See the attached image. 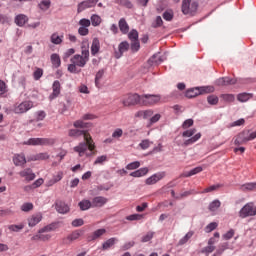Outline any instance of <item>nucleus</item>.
<instances>
[{"mask_svg":"<svg viewBox=\"0 0 256 256\" xmlns=\"http://www.w3.org/2000/svg\"><path fill=\"white\" fill-rule=\"evenodd\" d=\"M42 220L43 214L41 212H38L28 218V225L29 227H35V225H39V223H41Z\"/></svg>","mask_w":256,"mask_h":256,"instance_id":"nucleus-14","label":"nucleus"},{"mask_svg":"<svg viewBox=\"0 0 256 256\" xmlns=\"http://www.w3.org/2000/svg\"><path fill=\"white\" fill-rule=\"evenodd\" d=\"M23 145L51 146V145H55V139L54 138H29L27 141L23 142Z\"/></svg>","mask_w":256,"mask_h":256,"instance_id":"nucleus-7","label":"nucleus"},{"mask_svg":"<svg viewBox=\"0 0 256 256\" xmlns=\"http://www.w3.org/2000/svg\"><path fill=\"white\" fill-rule=\"evenodd\" d=\"M129 42L124 41L121 42L118 46V52H116L115 57L116 59H121V57H123V54L127 51H129Z\"/></svg>","mask_w":256,"mask_h":256,"instance_id":"nucleus-16","label":"nucleus"},{"mask_svg":"<svg viewBox=\"0 0 256 256\" xmlns=\"http://www.w3.org/2000/svg\"><path fill=\"white\" fill-rule=\"evenodd\" d=\"M107 198L102 197V196H97L92 199V208L95 207H103L107 203Z\"/></svg>","mask_w":256,"mask_h":256,"instance_id":"nucleus-19","label":"nucleus"},{"mask_svg":"<svg viewBox=\"0 0 256 256\" xmlns=\"http://www.w3.org/2000/svg\"><path fill=\"white\" fill-rule=\"evenodd\" d=\"M78 33H79V35H81L82 37H85V36L89 35V28L80 26L79 29H78Z\"/></svg>","mask_w":256,"mask_h":256,"instance_id":"nucleus-60","label":"nucleus"},{"mask_svg":"<svg viewBox=\"0 0 256 256\" xmlns=\"http://www.w3.org/2000/svg\"><path fill=\"white\" fill-rule=\"evenodd\" d=\"M78 205H79L81 211H87L88 209H91V207H93V202H91L89 200H82L79 202Z\"/></svg>","mask_w":256,"mask_h":256,"instance_id":"nucleus-33","label":"nucleus"},{"mask_svg":"<svg viewBox=\"0 0 256 256\" xmlns=\"http://www.w3.org/2000/svg\"><path fill=\"white\" fill-rule=\"evenodd\" d=\"M56 210L62 214L69 213V206L65 202L60 201L56 203Z\"/></svg>","mask_w":256,"mask_h":256,"instance_id":"nucleus-27","label":"nucleus"},{"mask_svg":"<svg viewBox=\"0 0 256 256\" xmlns=\"http://www.w3.org/2000/svg\"><path fill=\"white\" fill-rule=\"evenodd\" d=\"M23 227H24L23 224H20V225L12 224L8 226V229L9 231H13L14 233H19V231H21Z\"/></svg>","mask_w":256,"mask_h":256,"instance_id":"nucleus-50","label":"nucleus"},{"mask_svg":"<svg viewBox=\"0 0 256 256\" xmlns=\"http://www.w3.org/2000/svg\"><path fill=\"white\" fill-rule=\"evenodd\" d=\"M69 137H81L83 135L85 142H81L78 146L74 147V151L79 154V157H90V155H95V142H93V138H91V134H89L85 130L79 129H71L68 132Z\"/></svg>","mask_w":256,"mask_h":256,"instance_id":"nucleus-1","label":"nucleus"},{"mask_svg":"<svg viewBox=\"0 0 256 256\" xmlns=\"http://www.w3.org/2000/svg\"><path fill=\"white\" fill-rule=\"evenodd\" d=\"M253 97V94L251 93H240L237 96V100L240 101V103H247L249 99Z\"/></svg>","mask_w":256,"mask_h":256,"instance_id":"nucleus-35","label":"nucleus"},{"mask_svg":"<svg viewBox=\"0 0 256 256\" xmlns=\"http://www.w3.org/2000/svg\"><path fill=\"white\" fill-rule=\"evenodd\" d=\"M33 107V101L26 100L21 103L14 104L12 111L16 115H23V113H27V111H30V109H33Z\"/></svg>","mask_w":256,"mask_h":256,"instance_id":"nucleus-8","label":"nucleus"},{"mask_svg":"<svg viewBox=\"0 0 256 256\" xmlns=\"http://www.w3.org/2000/svg\"><path fill=\"white\" fill-rule=\"evenodd\" d=\"M118 27L123 35H127V33H129V23H127V20H125V18H121L119 20Z\"/></svg>","mask_w":256,"mask_h":256,"instance_id":"nucleus-20","label":"nucleus"},{"mask_svg":"<svg viewBox=\"0 0 256 256\" xmlns=\"http://www.w3.org/2000/svg\"><path fill=\"white\" fill-rule=\"evenodd\" d=\"M33 203L31 202H26L21 206V211L24 213H29V211H33Z\"/></svg>","mask_w":256,"mask_h":256,"instance_id":"nucleus-44","label":"nucleus"},{"mask_svg":"<svg viewBox=\"0 0 256 256\" xmlns=\"http://www.w3.org/2000/svg\"><path fill=\"white\" fill-rule=\"evenodd\" d=\"M103 75H105V70H99L96 73V76H95V85H96V87H99L101 79H103Z\"/></svg>","mask_w":256,"mask_h":256,"instance_id":"nucleus-41","label":"nucleus"},{"mask_svg":"<svg viewBox=\"0 0 256 256\" xmlns=\"http://www.w3.org/2000/svg\"><path fill=\"white\" fill-rule=\"evenodd\" d=\"M99 3V0H86L78 4V13H82L85 9H91Z\"/></svg>","mask_w":256,"mask_h":256,"instance_id":"nucleus-12","label":"nucleus"},{"mask_svg":"<svg viewBox=\"0 0 256 256\" xmlns=\"http://www.w3.org/2000/svg\"><path fill=\"white\" fill-rule=\"evenodd\" d=\"M201 171H203V167L198 166V167L190 170L189 172H184L182 174V177H193V175H197V173H201Z\"/></svg>","mask_w":256,"mask_h":256,"instance_id":"nucleus-34","label":"nucleus"},{"mask_svg":"<svg viewBox=\"0 0 256 256\" xmlns=\"http://www.w3.org/2000/svg\"><path fill=\"white\" fill-rule=\"evenodd\" d=\"M101 49V43L98 38H94L91 45V55H97Z\"/></svg>","mask_w":256,"mask_h":256,"instance_id":"nucleus-24","label":"nucleus"},{"mask_svg":"<svg viewBox=\"0 0 256 256\" xmlns=\"http://www.w3.org/2000/svg\"><path fill=\"white\" fill-rule=\"evenodd\" d=\"M234 236H235V230L230 229L228 232H226L223 235V239H225L226 241H229V239H233Z\"/></svg>","mask_w":256,"mask_h":256,"instance_id":"nucleus-57","label":"nucleus"},{"mask_svg":"<svg viewBox=\"0 0 256 256\" xmlns=\"http://www.w3.org/2000/svg\"><path fill=\"white\" fill-rule=\"evenodd\" d=\"M107 233V230L105 228L98 229L93 232V234L88 238L89 241H95L96 239H99V237H103Z\"/></svg>","mask_w":256,"mask_h":256,"instance_id":"nucleus-25","label":"nucleus"},{"mask_svg":"<svg viewBox=\"0 0 256 256\" xmlns=\"http://www.w3.org/2000/svg\"><path fill=\"white\" fill-rule=\"evenodd\" d=\"M163 19H165V21H172L173 20V12H171V11L164 12Z\"/></svg>","mask_w":256,"mask_h":256,"instance_id":"nucleus-63","label":"nucleus"},{"mask_svg":"<svg viewBox=\"0 0 256 256\" xmlns=\"http://www.w3.org/2000/svg\"><path fill=\"white\" fill-rule=\"evenodd\" d=\"M155 235V232H147L146 235H144L141 239L142 243H149V241H151V239H153Z\"/></svg>","mask_w":256,"mask_h":256,"instance_id":"nucleus-48","label":"nucleus"},{"mask_svg":"<svg viewBox=\"0 0 256 256\" xmlns=\"http://www.w3.org/2000/svg\"><path fill=\"white\" fill-rule=\"evenodd\" d=\"M82 225H85V221L81 218L72 221V227H82Z\"/></svg>","mask_w":256,"mask_h":256,"instance_id":"nucleus-62","label":"nucleus"},{"mask_svg":"<svg viewBox=\"0 0 256 256\" xmlns=\"http://www.w3.org/2000/svg\"><path fill=\"white\" fill-rule=\"evenodd\" d=\"M217 227H219V224L217 222H212L205 227L204 231L205 233H211L212 231H215Z\"/></svg>","mask_w":256,"mask_h":256,"instance_id":"nucleus-42","label":"nucleus"},{"mask_svg":"<svg viewBox=\"0 0 256 256\" xmlns=\"http://www.w3.org/2000/svg\"><path fill=\"white\" fill-rule=\"evenodd\" d=\"M189 127H193V119H187L182 124V128L184 129H189Z\"/></svg>","mask_w":256,"mask_h":256,"instance_id":"nucleus-64","label":"nucleus"},{"mask_svg":"<svg viewBox=\"0 0 256 256\" xmlns=\"http://www.w3.org/2000/svg\"><path fill=\"white\" fill-rule=\"evenodd\" d=\"M38 7L41 9V11H47L49 7H51V0H41Z\"/></svg>","mask_w":256,"mask_h":256,"instance_id":"nucleus-37","label":"nucleus"},{"mask_svg":"<svg viewBox=\"0 0 256 256\" xmlns=\"http://www.w3.org/2000/svg\"><path fill=\"white\" fill-rule=\"evenodd\" d=\"M255 189H256V182L246 183L241 186L242 191H255Z\"/></svg>","mask_w":256,"mask_h":256,"instance_id":"nucleus-38","label":"nucleus"},{"mask_svg":"<svg viewBox=\"0 0 256 256\" xmlns=\"http://www.w3.org/2000/svg\"><path fill=\"white\" fill-rule=\"evenodd\" d=\"M107 161V157L105 155L99 156L96 158L94 165H103Z\"/></svg>","mask_w":256,"mask_h":256,"instance_id":"nucleus-61","label":"nucleus"},{"mask_svg":"<svg viewBox=\"0 0 256 256\" xmlns=\"http://www.w3.org/2000/svg\"><path fill=\"white\" fill-rule=\"evenodd\" d=\"M196 133H197V130L195 128L189 129L182 133V137H193V135H195Z\"/></svg>","mask_w":256,"mask_h":256,"instance_id":"nucleus-58","label":"nucleus"},{"mask_svg":"<svg viewBox=\"0 0 256 256\" xmlns=\"http://www.w3.org/2000/svg\"><path fill=\"white\" fill-rule=\"evenodd\" d=\"M207 101L209 105H217V103H219V97L216 95H210L207 97Z\"/></svg>","mask_w":256,"mask_h":256,"instance_id":"nucleus-51","label":"nucleus"},{"mask_svg":"<svg viewBox=\"0 0 256 256\" xmlns=\"http://www.w3.org/2000/svg\"><path fill=\"white\" fill-rule=\"evenodd\" d=\"M50 61L54 69H59V67H61V57L59 56V54L57 53L52 54L50 56Z\"/></svg>","mask_w":256,"mask_h":256,"instance_id":"nucleus-22","label":"nucleus"},{"mask_svg":"<svg viewBox=\"0 0 256 256\" xmlns=\"http://www.w3.org/2000/svg\"><path fill=\"white\" fill-rule=\"evenodd\" d=\"M153 110H140L135 113V117L142 118V119H149V117H153Z\"/></svg>","mask_w":256,"mask_h":256,"instance_id":"nucleus-21","label":"nucleus"},{"mask_svg":"<svg viewBox=\"0 0 256 256\" xmlns=\"http://www.w3.org/2000/svg\"><path fill=\"white\" fill-rule=\"evenodd\" d=\"M81 53L82 55L76 54L70 59L71 63H74L77 67H85L89 61V48L82 46Z\"/></svg>","mask_w":256,"mask_h":256,"instance_id":"nucleus-2","label":"nucleus"},{"mask_svg":"<svg viewBox=\"0 0 256 256\" xmlns=\"http://www.w3.org/2000/svg\"><path fill=\"white\" fill-rule=\"evenodd\" d=\"M61 95V82L59 80H56L52 84V93L49 95L48 99L49 101H53L57 99Z\"/></svg>","mask_w":256,"mask_h":256,"instance_id":"nucleus-11","label":"nucleus"},{"mask_svg":"<svg viewBox=\"0 0 256 256\" xmlns=\"http://www.w3.org/2000/svg\"><path fill=\"white\" fill-rule=\"evenodd\" d=\"M193 193L197 194L199 192H194L193 190L185 191V192L181 193L179 196H176V199H183L184 197H189V195H193Z\"/></svg>","mask_w":256,"mask_h":256,"instance_id":"nucleus-59","label":"nucleus"},{"mask_svg":"<svg viewBox=\"0 0 256 256\" xmlns=\"http://www.w3.org/2000/svg\"><path fill=\"white\" fill-rule=\"evenodd\" d=\"M128 38L130 41H139V32L137 30L133 29L128 33Z\"/></svg>","mask_w":256,"mask_h":256,"instance_id":"nucleus-43","label":"nucleus"},{"mask_svg":"<svg viewBox=\"0 0 256 256\" xmlns=\"http://www.w3.org/2000/svg\"><path fill=\"white\" fill-rule=\"evenodd\" d=\"M215 251V246H211L208 244L205 248L201 250V253H204V255L208 256L210 253H213Z\"/></svg>","mask_w":256,"mask_h":256,"instance_id":"nucleus-52","label":"nucleus"},{"mask_svg":"<svg viewBox=\"0 0 256 256\" xmlns=\"http://www.w3.org/2000/svg\"><path fill=\"white\" fill-rule=\"evenodd\" d=\"M33 77L35 81H39L40 78L43 77V69L37 68L33 73Z\"/></svg>","mask_w":256,"mask_h":256,"instance_id":"nucleus-54","label":"nucleus"},{"mask_svg":"<svg viewBox=\"0 0 256 256\" xmlns=\"http://www.w3.org/2000/svg\"><path fill=\"white\" fill-rule=\"evenodd\" d=\"M139 167H141V162L139 161H135V162H131L126 166V169L128 171H133L135 169H139Z\"/></svg>","mask_w":256,"mask_h":256,"instance_id":"nucleus-45","label":"nucleus"},{"mask_svg":"<svg viewBox=\"0 0 256 256\" xmlns=\"http://www.w3.org/2000/svg\"><path fill=\"white\" fill-rule=\"evenodd\" d=\"M118 241L117 238H109L102 244V251H109Z\"/></svg>","mask_w":256,"mask_h":256,"instance_id":"nucleus-23","label":"nucleus"},{"mask_svg":"<svg viewBox=\"0 0 256 256\" xmlns=\"http://www.w3.org/2000/svg\"><path fill=\"white\" fill-rule=\"evenodd\" d=\"M213 91H215V88L213 86H202L197 88H191L188 91H186V97L188 99H193L194 97L203 95L205 93H213Z\"/></svg>","mask_w":256,"mask_h":256,"instance_id":"nucleus-4","label":"nucleus"},{"mask_svg":"<svg viewBox=\"0 0 256 256\" xmlns=\"http://www.w3.org/2000/svg\"><path fill=\"white\" fill-rule=\"evenodd\" d=\"M255 215H256V206L253 205V202L247 203L239 211V217H241V219H247V217H255Z\"/></svg>","mask_w":256,"mask_h":256,"instance_id":"nucleus-10","label":"nucleus"},{"mask_svg":"<svg viewBox=\"0 0 256 256\" xmlns=\"http://www.w3.org/2000/svg\"><path fill=\"white\" fill-rule=\"evenodd\" d=\"M73 126L76 129H86L87 123L83 122V120H77L74 122Z\"/></svg>","mask_w":256,"mask_h":256,"instance_id":"nucleus-53","label":"nucleus"},{"mask_svg":"<svg viewBox=\"0 0 256 256\" xmlns=\"http://www.w3.org/2000/svg\"><path fill=\"white\" fill-rule=\"evenodd\" d=\"M81 235H83V230H76V231L72 232L71 235L68 236V239L70 241H77V239H79V237H81Z\"/></svg>","mask_w":256,"mask_h":256,"instance_id":"nucleus-39","label":"nucleus"},{"mask_svg":"<svg viewBox=\"0 0 256 256\" xmlns=\"http://www.w3.org/2000/svg\"><path fill=\"white\" fill-rule=\"evenodd\" d=\"M221 99H223V101H226V103H233V101H235V95H233V94H222Z\"/></svg>","mask_w":256,"mask_h":256,"instance_id":"nucleus-46","label":"nucleus"},{"mask_svg":"<svg viewBox=\"0 0 256 256\" xmlns=\"http://www.w3.org/2000/svg\"><path fill=\"white\" fill-rule=\"evenodd\" d=\"M127 221H141L143 214H132L126 217Z\"/></svg>","mask_w":256,"mask_h":256,"instance_id":"nucleus-49","label":"nucleus"},{"mask_svg":"<svg viewBox=\"0 0 256 256\" xmlns=\"http://www.w3.org/2000/svg\"><path fill=\"white\" fill-rule=\"evenodd\" d=\"M165 177V172H158L149 178L146 179L145 183L146 185H155V183H159L161 179Z\"/></svg>","mask_w":256,"mask_h":256,"instance_id":"nucleus-13","label":"nucleus"},{"mask_svg":"<svg viewBox=\"0 0 256 256\" xmlns=\"http://www.w3.org/2000/svg\"><path fill=\"white\" fill-rule=\"evenodd\" d=\"M194 235H195V232L193 230H190L189 232H187L186 235L179 240L178 246L181 247L185 245L189 241V239H191V237H193Z\"/></svg>","mask_w":256,"mask_h":256,"instance_id":"nucleus-29","label":"nucleus"},{"mask_svg":"<svg viewBox=\"0 0 256 256\" xmlns=\"http://www.w3.org/2000/svg\"><path fill=\"white\" fill-rule=\"evenodd\" d=\"M148 173H149V168L144 167L130 173V177H145V175H147Z\"/></svg>","mask_w":256,"mask_h":256,"instance_id":"nucleus-26","label":"nucleus"},{"mask_svg":"<svg viewBox=\"0 0 256 256\" xmlns=\"http://www.w3.org/2000/svg\"><path fill=\"white\" fill-rule=\"evenodd\" d=\"M122 105L124 107H135V105H141V95L138 93H129L122 98Z\"/></svg>","mask_w":256,"mask_h":256,"instance_id":"nucleus-6","label":"nucleus"},{"mask_svg":"<svg viewBox=\"0 0 256 256\" xmlns=\"http://www.w3.org/2000/svg\"><path fill=\"white\" fill-rule=\"evenodd\" d=\"M49 154L47 152L39 153L31 157V161H47Z\"/></svg>","mask_w":256,"mask_h":256,"instance_id":"nucleus-32","label":"nucleus"},{"mask_svg":"<svg viewBox=\"0 0 256 256\" xmlns=\"http://www.w3.org/2000/svg\"><path fill=\"white\" fill-rule=\"evenodd\" d=\"M221 207V202L219 200H214L209 205V211H217Z\"/></svg>","mask_w":256,"mask_h":256,"instance_id":"nucleus-47","label":"nucleus"},{"mask_svg":"<svg viewBox=\"0 0 256 256\" xmlns=\"http://www.w3.org/2000/svg\"><path fill=\"white\" fill-rule=\"evenodd\" d=\"M253 139H256V131L251 132L246 130L238 134L234 141V145H243V143H247V141H253Z\"/></svg>","mask_w":256,"mask_h":256,"instance_id":"nucleus-9","label":"nucleus"},{"mask_svg":"<svg viewBox=\"0 0 256 256\" xmlns=\"http://www.w3.org/2000/svg\"><path fill=\"white\" fill-rule=\"evenodd\" d=\"M163 25V19L161 18V16H157L154 23H152V27H154V29H157V27H161Z\"/></svg>","mask_w":256,"mask_h":256,"instance_id":"nucleus-56","label":"nucleus"},{"mask_svg":"<svg viewBox=\"0 0 256 256\" xmlns=\"http://www.w3.org/2000/svg\"><path fill=\"white\" fill-rule=\"evenodd\" d=\"M28 18L24 14H19L18 16L15 17V23L18 25V27H23L25 23H27Z\"/></svg>","mask_w":256,"mask_h":256,"instance_id":"nucleus-30","label":"nucleus"},{"mask_svg":"<svg viewBox=\"0 0 256 256\" xmlns=\"http://www.w3.org/2000/svg\"><path fill=\"white\" fill-rule=\"evenodd\" d=\"M51 43L53 45H61L63 43V35H59L57 32L53 33L50 37Z\"/></svg>","mask_w":256,"mask_h":256,"instance_id":"nucleus-28","label":"nucleus"},{"mask_svg":"<svg viewBox=\"0 0 256 256\" xmlns=\"http://www.w3.org/2000/svg\"><path fill=\"white\" fill-rule=\"evenodd\" d=\"M201 139V133H197L195 136L191 137L190 139L184 142V145L187 147L189 145H193V143H197Z\"/></svg>","mask_w":256,"mask_h":256,"instance_id":"nucleus-36","label":"nucleus"},{"mask_svg":"<svg viewBox=\"0 0 256 256\" xmlns=\"http://www.w3.org/2000/svg\"><path fill=\"white\" fill-rule=\"evenodd\" d=\"M20 177L26 179V181H33L35 179V173L31 168H26L19 172Z\"/></svg>","mask_w":256,"mask_h":256,"instance_id":"nucleus-17","label":"nucleus"},{"mask_svg":"<svg viewBox=\"0 0 256 256\" xmlns=\"http://www.w3.org/2000/svg\"><path fill=\"white\" fill-rule=\"evenodd\" d=\"M79 25L80 27H91V20L87 19V18H82L79 21Z\"/></svg>","mask_w":256,"mask_h":256,"instance_id":"nucleus-55","label":"nucleus"},{"mask_svg":"<svg viewBox=\"0 0 256 256\" xmlns=\"http://www.w3.org/2000/svg\"><path fill=\"white\" fill-rule=\"evenodd\" d=\"M130 47L133 53H137V51L141 49V44L139 43V40H132Z\"/></svg>","mask_w":256,"mask_h":256,"instance_id":"nucleus-40","label":"nucleus"},{"mask_svg":"<svg viewBox=\"0 0 256 256\" xmlns=\"http://www.w3.org/2000/svg\"><path fill=\"white\" fill-rule=\"evenodd\" d=\"M161 102V95L159 94H142L141 95V106L142 107H153L159 105Z\"/></svg>","mask_w":256,"mask_h":256,"instance_id":"nucleus-3","label":"nucleus"},{"mask_svg":"<svg viewBox=\"0 0 256 256\" xmlns=\"http://www.w3.org/2000/svg\"><path fill=\"white\" fill-rule=\"evenodd\" d=\"M199 8V4L193 0H182L181 11L183 15H195L197 13V9Z\"/></svg>","mask_w":256,"mask_h":256,"instance_id":"nucleus-5","label":"nucleus"},{"mask_svg":"<svg viewBox=\"0 0 256 256\" xmlns=\"http://www.w3.org/2000/svg\"><path fill=\"white\" fill-rule=\"evenodd\" d=\"M102 19L101 16L97 15V14H93L90 18V25L92 24L93 27H99V25H101L102 23Z\"/></svg>","mask_w":256,"mask_h":256,"instance_id":"nucleus-31","label":"nucleus"},{"mask_svg":"<svg viewBox=\"0 0 256 256\" xmlns=\"http://www.w3.org/2000/svg\"><path fill=\"white\" fill-rule=\"evenodd\" d=\"M237 83V79L229 78V77H222L216 80V85L218 87H225L227 85H235Z\"/></svg>","mask_w":256,"mask_h":256,"instance_id":"nucleus-15","label":"nucleus"},{"mask_svg":"<svg viewBox=\"0 0 256 256\" xmlns=\"http://www.w3.org/2000/svg\"><path fill=\"white\" fill-rule=\"evenodd\" d=\"M13 163L16 167H23L25 163H27V158H25V154H15L13 157Z\"/></svg>","mask_w":256,"mask_h":256,"instance_id":"nucleus-18","label":"nucleus"}]
</instances>
